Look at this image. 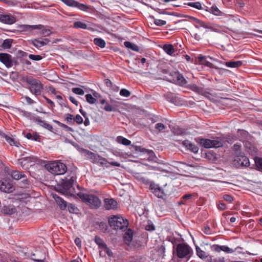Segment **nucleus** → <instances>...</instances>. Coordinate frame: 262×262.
<instances>
[{"mask_svg":"<svg viewBox=\"0 0 262 262\" xmlns=\"http://www.w3.org/2000/svg\"><path fill=\"white\" fill-rule=\"evenodd\" d=\"M170 241V240H169ZM176 239L173 238L171 242L173 244V254L179 259H184L188 261L193 254V250L187 243H182L175 245Z\"/></svg>","mask_w":262,"mask_h":262,"instance_id":"nucleus-1","label":"nucleus"},{"mask_svg":"<svg viewBox=\"0 0 262 262\" xmlns=\"http://www.w3.org/2000/svg\"><path fill=\"white\" fill-rule=\"evenodd\" d=\"M77 195L83 202L89 205L91 208L98 209L101 206V202L96 195L81 192H78Z\"/></svg>","mask_w":262,"mask_h":262,"instance_id":"nucleus-2","label":"nucleus"},{"mask_svg":"<svg viewBox=\"0 0 262 262\" xmlns=\"http://www.w3.org/2000/svg\"><path fill=\"white\" fill-rule=\"evenodd\" d=\"M25 81L29 85L28 89L32 94L37 96L41 94L43 85L39 80L29 76L26 77Z\"/></svg>","mask_w":262,"mask_h":262,"instance_id":"nucleus-3","label":"nucleus"},{"mask_svg":"<svg viewBox=\"0 0 262 262\" xmlns=\"http://www.w3.org/2000/svg\"><path fill=\"white\" fill-rule=\"evenodd\" d=\"M76 176L72 173L70 176L65 178L62 183V187L64 192L71 195H74L75 190L73 186L76 182Z\"/></svg>","mask_w":262,"mask_h":262,"instance_id":"nucleus-4","label":"nucleus"},{"mask_svg":"<svg viewBox=\"0 0 262 262\" xmlns=\"http://www.w3.org/2000/svg\"><path fill=\"white\" fill-rule=\"evenodd\" d=\"M45 167L50 172L54 175L63 174L67 170L64 164L57 161L50 162L46 164Z\"/></svg>","mask_w":262,"mask_h":262,"instance_id":"nucleus-5","label":"nucleus"},{"mask_svg":"<svg viewBox=\"0 0 262 262\" xmlns=\"http://www.w3.org/2000/svg\"><path fill=\"white\" fill-rule=\"evenodd\" d=\"M120 104V102L112 99L110 100V103H108L104 99L102 98L97 100V107L106 112L116 111Z\"/></svg>","mask_w":262,"mask_h":262,"instance_id":"nucleus-6","label":"nucleus"},{"mask_svg":"<svg viewBox=\"0 0 262 262\" xmlns=\"http://www.w3.org/2000/svg\"><path fill=\"white\" fill-rule=\"evenodd\" d=\"M110 226L115 230L123 229L126 228L128 225L127 220H125L122 217L113 216L108 220Z\"/></svg>","mask_w":262,"mask_h":262,"instance_id":"nucleus-7","label":"nucleus"},{"mask_svg":"<svg viewBox=\"0 0 262 262\" xmlns=\"http://www.w3.org/2000/svg\"><path fill=\"white\" fill-rule=\"evenodd\" d=\"M64 4L69 7L77 8L83 11H92L93 8L88 5L79 3L75 0H61Z\"/></svg>","mask_w":262,"mask_h":262,"instance_id":"nucleus-8","label":"nucleus"},{"mask_svg":"<svg viewBox=\"0 0 262 262\" xmlns=\"http://www.w3.org/2000/svg\"><path fill=\"white\" fill-rule=\"evenodd\" d=\"M169 75L172 77L171 81L180 86H184L187 83L182 74L178 71L172 72Z\"/></svg>","mask_w":262,"mask_h":262,"instance_id":"nucleus-9","label":"nucleus"},{"mask_svg":"<svg viewBox=\"0 0 262 262\" xmlns=\"http://www.w3.org/2000/svg\"><path fill=\"white\" fill-rule=\"evenodd\" d=\"M233 164L237 167H248L250 166L249 159L245 156L239 155L235 157Z\"/></svg>","mask_w":262,"mask_h":262,"instance_id":"nucleus-10","label":"nucleus"},{"mask_svg":"<svg viewBox=\"0 0 262 262\" xmlns=\"http://www.w3.org/2000/svg\"><path fill=\"white\" fill-rule=\"evenodd\" d=\"M0 61L7 68L12 67L16 63L12 56L6 53H0Z\"/></svg>","mask_w":262,"mask_h":262,"instance_id":"nucleus-11","label":"nucleus"},{"mask_svg":"<svg viewBox=\"0 0 262 262\" xmlns=\"http://www.w3.org/2000/svg\"><path fill=\"white\" fill-rule=\"evenodd\" d=\"M14 188L12 182L8 179H3L0 181V190L6 193L12 192Z\"/></svg>","mask_w":262,"mask_h":262,"instance_id":"nucleus-12","label":"nucleus"},{"mask_svg":"<svg viewBox=\"0 0 262 262\" xmlns=\"http://www.w3.org/2000/svg\"><path fill=\"white\" fill-rule=\"evenodd\" d=\"M80 153L85 157L88 159L90 160L92 163H96L99 157V155L95 154L88 149L81 148L79 150Z\"/></svg>","mask_w":262,"mask_h":262,"instance_id":"nucleus-13","label":"nucleus"},{"mask_svg":"<svg viewBox=\"0 0 262 262\" xmlns=\"http://www.w3.org/2000/svg\"><path fill=\"white\" fill-rule=\"evenodd\" d=\"M28 117H30V120H32L33 122H35L36 123L39 124L41 126L43 127V128L50 130L52 131L53 129L52 126L47 123L43 120H42L40 117H36L34 116H28Z\"/></svg>","mask_w":262,"mask_h":262,"instance_id":"nucleus-14","label":"nucleus"},{"mask_svg":"<svg viewBox=\"0 0 262 262\" xmlns=\"http://www.w3.org/2000/svg\"><path fill=\"white\" fill-rule=\"evenodd\" d=\"M118 203L113 199H105L104 206L106 210H114L117 208Z\"/></svg>","mask_w":262,"mask_h":262,"instance_id":"nucleus-15","label":"nucleus"},{"mask_svg":"<svg viewBox=\"0 0 262 262\" xmlns=\"http://www.w3.org/2000/svg\"><path fill=\"white\" fill-rule=\"evenodd\" d=\"M27 29L29 30H32L34 29H39L41 30L40 32V34L44 36H49L51 34V31L49 29H42L43 28V26L41 25H32V26H28L27 27Z\"/></svg>","mask_w":262,"mask_h":262,"instance_id":"nucleus-16","label":"nucleus"},{"mask_svg":"<svg viewBox=\"0 0 262 262\" xmlns=\"http://www.w3.org/2000/svg\"><path fill=\"white\" fill-rule=\"evenodd\" d=\"M96 164H99L101 166H105L106 167H108L109 165L107 164H109L110 165L113 166H117L119 167L120 166V164L117 162H109L107 161L106 159L99 156L98 161L96 163Z\"/></svg>","mask_w":262,"mask_h":262,"instance_id":"nucleus-17","label":"nucleus"},{"mask_svg":"<svg viewBox=\"0 0 262 262\" xmlns=\"http://www.w3.org/2000/svg\"><path fill=\"white\" fill-rule=\"evenodd\" d=\"M150 189L152 193L159 198H162L164 195L163 191L157 185L154 183L150 184Z\"/></svg>","mask_w":262,"mask_h":262,"instance_id":"nucleus-18","label":"nucleus"},{"mask_svg":"<svg viewBox=\"0 0 262 262\" xmlns=\"http://www.w3.org/2000/svg\"><path fill=\"white\" fill-rule=\"evenodd\" d=\"M53 198L61 210H64L66 209L67 207V203L66 201L56 194H55L53 196Z\"/></svg>","mask_w":262,"mask_h":262,"instance_id":"nucleus-19","label":"nucleus"},{"mask_svg":"<svg viewBox=\"0 0 262 262\" xmlns=\"http://www.w3.org/2000/svg\"><path fill=\"white\" fill-rule=\"evenodd\" d=\"M214 250L216 252H219L221 251H223L227 253H232L235 251L226 246H219L218 245H214Z\"/></svg>","mask_w":262,"mask_h":262,"instance_id":"nucleus-20","label":"nucleus"},{"mask_svg":"<svg viewBox=\"0 0 262 262\" xmlns=\"http://www.w3.org/2000/svg\"><path fill=\"white\" fill-rule=\"evenodd\" d=\"M198 142L201 145L206 148H209L213 147V140L203 138H198Z\"/></svg>","mask_w":262,"mask_h":262,"instance_id":"nucleus-21","label":"nucleus"},{"mask_svg":"<svg viewBox=\"0 0 262 262\" xmlns=\"http://www.w3.org/2000/svg\"><path fill=\"white\" fill-rule=\"evenodd\" d=\"M2 211L4 214L11 215L16 212V208L12 205H5L3 206Z\"/></svg>","mask_w":262,"mask_h":262,"instance_id":"nucleus-22","label":"nucleus"},{"mask_svg":"<svg viewBox=\"0 0 262 262\" xmlns=\"http://www.w3.org/2000/svg\"><path fill=\"white\" fill-rule=\"evenodd\" d=\"M196 251L198 256L202 259H205L207 261H211L212 257L210 255H208L206 253L202 251L199 247L196 248Z\"/></svg>","mask_w":262,"mask_h":262,"instance_id":"nucleus-23","label":"nucleus"},{"mask_svg":"<svg viewBox=\"0 0 262 262\" xmlns=\"http://www.w3.org/2000/svg\"><path fill=\"white\" fill-rule=\"evenodd\" d=\"M199 60L202 64L208 67L209 68L212 67V58L208 56H201L199 57Z\"/></svg>","mask_w":262,"mask_h":262,"instance_id":"nucleus-24","label":"nucleus"},{"mask_svg":"<svg viewBox=\"0 0 262 262\" xmlns=\"http://www.w3.org/2000/svg\"><path fill=\"white\" fill-rule=\"evenodd\" d=\"M0 20L2 22L7 24H12L15 21V19L13 16L8 15H1Z\"/></svg>","mask_w":262,"mask_h":262,"instance_id":"nucleus-25","label":"nucleus"},{"mask_svg":"<svg viewBox=\"0 0 262 262\" xmlns=\"http://www.w3.org/2000/svg\"><path fill=\"white\" fill-rule=\"evenodd\" d=\"M25 172L24 171H20L19 170H12L10 172L11 177L15 180H21L22 177L24 176Z\"/></svg>","mask_w":262,"mask_h":262,"instance_id":"nucleus-26","label":"nucleus"},{"mask_svg":"<svg viewBox=\"0 0 262 262\" xmlns=\"http://www.w3.org/2000/svg\"><path fill=\"white\" fill-rule=\"evenodd\" d=\"M2 137L4 138L6 141L11 146L14 145L18 147L19 145H20V143L18 142L15 141L14 139L9 136L8 135L4 134L2 135Z\"/></svg>","mask_w":262,"mask_h":262,"instance_id":"nucleus-27","label":"nucleus"},{"mask_svg":"<svg viewBox=\"0 0 262 262\" xmlns=\"http://www.w3.org/2000/svg\"><path fill=\"white\" fill-rule=\"evenodd\" d=\"M249 136V133L245 130L244 129H238L237 136L239 138L240 141L244 142L247 139Z\"/></svg>","mask_w":262,"mask_h":262,"instance_id":"nucleus-28","label":"nucleus"},{"mask_svg":"<svg viewBox=\"0 0 262 262\" xmlns=\"http://www.w3.org/2000/svg\"><path fill=\"white\" fill-rule=\"evenodd\" d=\"M66 120L69 122H72L73 120L78 124H81L83 121V118L81 116H69V117H67Z\"/></svg>","mask_w":262,"mask_h":262,"instance_id":"nucleus-29","label":"nucleus"},{"mask_svg":"<svg viewBox=\"0 0 262 262\" xmlns=\"http://www.w3.org/2000/svg\"><path fill=\"white\" fill-rule=\"evenodd\" d=\"M226 140L222 137L214 138V148L222 147L225 143Z\"/></svg>","mask_w":262,"mask_h":262,"instance_id":"nucleus-30","label":"nucleus"},{"mask_svg":"<svg viewBox=\"0 0 262 262\" xmlns=\"http://www.w3.org/2000/svg\"><path fill=\"white\" fill-rule=\"evenodd\" d=\"M163 50L168 55H172L176 51L174 47L171 44L165 45L163 47Z\"/></svg>","mask_w":262,"mask_h":262,"instance_id":"nucleus-31","label":"nucleus"},{"mask_svg":"<svg viewBox=\"0 0 262 262\" xmlns=\"http://www.w3.org/2000/svg\"><path fill=\"white\" fill-rule=\"evenodd\" d=\"M183 144L185 145L189 150L194 153H196L199 150V148L197 146L192 143H188L187 141H184Z\"/></svg>","mask_w":262,"mask_h":262,"instance_id":"nucleus-32","label":"nucleus"},{"mask_svg":"<svg viewBox=\"0 0 262 262\" xmlns=\"http://www.w3.org/2000/svg\"><path fill=\"white\" fill-rule=\"evenodd\" d=\"M21 180V181L20 182V187L22 188L29 187L30 185V181L25 174L22 177Z\"/></svg>","mask_w":262,"mask_h":262,"instance_id":"nucleus-33","label":"nucleus"},{"mask_svg":"<svg viewBox=\"0 0 262 262\" xmlns=\"http://www.w3.org/2000/svg\"><path fill=\"white\" fill-rule=\"evenodd\" d=\"M13 42V39L10 38L4 40L1 47L4 49H9L11 48Z\"/></svg>","mask_w":262,"mask_h":262,"instance_id":"nucleus-34","label":"nucleus"},{"mask_svg":"<svg viewBox=\"0 0 262 262\" xmlns=\"http://www.w3.org/2000/svg\"><path fill=\"white\" fill-rule=\"evenodd\" d=\"M95 242L99 246V248L102 249L107 248V245L104 242L103 240L99 236H95Z\"/></svg>","mask_w":262,"mask_h":262,"instance_id":"nucleus-35","label":"nucleus"},{"mask_svg":"<svg viewBox=\"0 0 262 262\" xmlns=\"http://www.w3.org/2000/svg\"><path fill=\"white\" fill-rule=\"evenodd\" d=\"M225 64L229 68H238L242 65V62L241 61H231L226 62Z\"/></svg>","mask_w":262,"mask_h":262,"instance_id":"nucleus-36","label":"nucleus"},{"mask_svg":"<svg viewBox=\"0 0 262 262\" xmlns=\"http://www.w3.org/2000/svg\"><path fill=\"white\" fill-rule=\"evenodd\" d=\"M116 141L119 143L122 144L124 145H129L131 144L130 141L120 136H118L117 137Z\"/></svg>","mask_w":262,"mask_h":262,"instance_id":"nucleus-37","label":"nucleus"},{"mask_svg":"<svg viewBox=\"0 0 262 262\" xmlns=\"http://www.w3.org/2000/svg\"><path fill=\"white\" fill-rule=\"evenodd\" d=\"M124 46L129 49H130L133 51L138 52L139 51V47L135 43H132L129 41L124 42Z\"/></svg>","mask_w":262,"mask_h":262,"instance_id":"nucleus-38","label":"nucleus"},{"mask_svg":"<svg viewBox=\"0 0 262 262\" xmlns=\"http://www.w3.org/2000/svg\"><path fill=\"white\" fill-rule=\"evenodd\" d=\"M93 41L95 45L101 48H104L106 45L105 41L100 38H95Z\"/></svg>","mask_w":262,"mask_h":262,"instance_id":"nucleus-39","label":"nucleus"},{"mask_svg":"<svg viewBox=\"0 0 262 262\" xmlns=\"http://www.w3.org/2000/svg\"><path fill=\"white\" fill-rule=\"evenodd\" d=\"M188 88L198 93H202L203 92L202 88L197 86L195 84H191L189 85L188 86Z\"/></svg>","mask_w":262,"mask_h":262,"instance_id":"nucleus-40","label":"nucleus"},{"mask_svg":"<svg viewBox=\"0 0 262 262\" xmlns=\"http://www.w3.org/2000/svg\"><path fill=\"white\" fill-rule=\"evenodd\" d=\"M214 15L220 16L219 19L225 18L226 17V14L220 10L216 7H214Z\"/></svg>","mask_w":262,"mask_h":262,"instance_id":"nucleus-41","label":"nucleus"},{"mask_svg":"<svg viewBox=\"0 0 262 262\" xmlns=\"http://www.w3.org/2000/svg\"><path fill=\"white\" fill-rule=\"evenodd\" d=\"M33 158L31 157H25L21 158L18 160V162L22 167L23 168L25 169V165L26 163L27 162H29L31 161V159H32Z\"/></svg>","mask_w":262,"mask_h":262,"instance_id":"nucleus-42","label":"nucleus"},{"mask_svg":"<svg viewBox=\"0 0 262 262\" xmlns=\"http://www.w3.org/2000/svg\"><path fill=\"white\" fill-rule=\"evenodd\" d=\"M32 43L37 48H39L44 46L43 42L41 40V38L35 39L32 40Z\"/></svg>","mask_w":262,"mask_h":262,"instance_id":"nucleus-43","label":"nucleus"},{"mask_svg":"<svg viewBox=\"0 0 262 262\" xmlns=\"http://www.w3.org/2000/svg\"><path fill=\"white\" fill-rule=\"evenodd\" d=\"M73 27L75 28H80L82 29H86L87 28V25L83 22L77 21L73 24Z\"/></svg>","mask_w":262,"mask_h":262,"instance_id":"nucleus-44","label":"nucleus"},{"mask_svg":"<svg viewBox=\"0 0 262 262\" xmlns=\"http://www.w3.org/2000/svg\"><path fill=\"white\" fill-rule=\"evenodd\" d=\"M68 211L71 213H77L78 211V209L73 204H69L68 205H67V207Z\"/></svg>","mask_w":262,"mask_h":262,"instance_id":"nucleus-45","label":"nucleus"},{"mask_svg":"<svg viewBox=\"0 0 262 262\" xmlns=\"http://www.w3.org/2000/svg\"><path fill=\"white\" fill-rule=\"evenodd\" d=\"M255 163L257 168L262 171V158H255Z\"/></svg>","mask_w":262,"mask_h":262,"instance_id":"nucleus-46","label":"nucleus"},{"mask_svg":"<svg viewBox=\"0 0 262 262\" xmlns=\"http://www.w3.org/2000/svg\"><path fill=\"white\" fill-rule=\"evenodd\" d=\"M85 98L86 101L90 104H94L97 101V100L90 94H86L85 95Z\"/></svg>","mask_w":262,"mask_h":262,"instance_id":"nucleus-47","label":"nucleus"},{"mask_svg":"<svg viewBox=\"0 0 262 262\" xmlns=\"http://www.w3.org/2000/svg\"><path fill=\"white\" fill-rule=\"evenodd\" d=\"M187 5L193 8H195L198 10H201L202 9V5L200 2H195V3H188Z\"/></svg>","mask_w":262,"mask_h":262,"instance_id":"nucleus-48","label":"nucleus"},{"mask_svg":"<svg viewBox=\"0 0 262 262\" xmlns=\"http://www.w3.org/2000/svg\"><path fill=\"white\" fill-rule=\"evenodd\" d=\"M165 251V247L163 245L159 246L157 249V252L160 256L163 257Z\"/></svg>","mask_w":262,"mask_h":262,"instance_id":"nucleus-49","label":"nucleus"},{"mask_svg":"<svg viewBox=\"0 0 262 262\" xmlns=\"http://www.w3.org/2000/svg\"><path fill=\"white\" fill-rule=\"evenodd\" d=\"M120 95L122 96L128 97L130 95V93L126 89H122L120 90Z\"/></svg>","mask_w":262,"mask_h":262,"instance_id":"nucleus-50","label":"nucleus"},{"mask_svg":"<svg viewBox=\"0 0 262 262\" xmlns=\"http://www.w3.org/2000/svg\"><path fill=\"white\" fill-rule=\"evenodd\" d=\"M72 92L76 94H78V95H82L84 93V91L79 88H73Z\"/></svg>","mask_w":262,"mask_h":262,"instance_id":"nucleus-51","label":"nucleus"},{"mask_svg":"<svg viewBox=\"0 0 262 262\" xmlns=\"http://www.w3.org/2000/svg\"><path fill=\"white\" fill-rule=\"evenodd\" d=\"M29 58L33 60H40L42 59V57L39 55H33L30 54L29 55Z\"/></svg>","mask_w":262,"mask_h":262,"instance_id":"nucleus-52","label":"nucleus"},{"mask_svg":"<svg viewBox=\"0 0 262 262\" xmlns=\"http://www.w3.org/2000/svg\"><path fill=\"white\" fill-rule=\"evenodd\" d=\"M154 24L158 26H162L166 24V21L159 19H155Z\"/></svg>","mask_w":262,"mask_h":262,"instance_id":"nucleus-53","label":"nucleus"},{"mask_svg":"<svg viewBox=\"0 0 262 262\" xmlns=\"http://www.w3.org/2000/svg\"><path fill=\"white\" fill-rule=\"evenodd\" d=\"M155 128L159 132H162L166 128V127L163 123H158L156 124Z\"/></svg>","mask_w":262,"mask_h":262,"instance_id":"nucleus-54","label":"nucleus"},{"mask_svg":"<svg viewBox=\"0 0 262 262\" xmlns=\"http://www.w3.org/2000/svg\"><path fill=\"white\" fill-rule=\"evenodd\" d=\"M223 198L225 201L229 203L232 202L233 200V197L229 194H224L223 196Z\"/></svg>","mask_w":262,"mask_h":262,"instance_id":"nucleus-55","label":"nucleus"},{"mask_svg":"<svg viewBox=\"0 0 262 262\" xmlns=\"http://www.w3.org/2000/svg\"><path fill=\"white\" fill-rule=\"evenodd\" d=\"M40 135L37 133H34L32 134V140L35 141H40Z\"/></svg>","mask_w":262,"mask_h":262,"instance_id":"nucleus-56","label":"nucleus"},{"mask_svg":"<svg viewBox=\"0 0 262 262\" xmlns=\"http://www.w3.org/2000/svg\"><path fill=\"white\" fill-rule=\"evenodd\" d=\"M217 207L220 210H225L226 208L225 204L221 202H220L219 204H217Z\"/></svg>","mask_w":262,"mask_h":262,"instance_id":"nucleus-57","label":"nucleus"},{"mask_svg":"<svg viewBox=\"0 0 262 262\" xmlns=\"http://www.w3.org/2000/svg\"><path fill=\"white\" fill-rule=\"evenodd\" d=\"M43 98H45V99L46 100L47 103L48 104L49 107L52 108L53 107V106H54V102L52 100H51L50 99H49V98L46 97V96H43Z\"/></svg>","mask_w":262,"mask_h":262,"instance_id":"nucleus-58","label":"nucleus"},{"mask_svg":"<svg viewBox=\"0 0 262 262\" xmlns=\"http://www.w3.org/2000/svg\"><path fill=\"white\" fill-rule=\"evenodd\" d=\"M23 99L26 101V102L28 104H32L35 102L34 100H33L31 98H30L29 97L27 96L24 97Z\"/></svg>","mask_w":262,"mask_h":262,"instance_id":"nucleus-59","label":"nucleus"},{"mask_svg":"<svg viewBox=\"0 0 262 262\" xmlns=\"http://www.w3.org/2000/svg\"><path fill=\"white\" fill-rule=\"evenodd\" d=\"M5 3L7 4L9 6L15 5L16 4V2L15 1H13L12 0H1Z\"/></svg>","mask_w":262,"mask_h":262,"instance_id":"nucleus-60","label":"nucleus"},{"mask_svg":"<svg viewBox=\"0 0 262 262\" xmlns=\"http://www.w3.org/2000/svg\"><path fill=\"white\" fill-rule=\"evenodd\" d=\"M133 236L132 234L129 233H125V235L124 236V239L126 241H127L128 242H131L132 240Z\"/></svg>","mask_w":262,"mask_h":262,"instance_id":"nucleus-61","label":"nucleus"},{"mask_svg":"<svg viewBox=\"0 0 262 262\" xmlns=\"http://www.w3.org/2000/svg\"><path fill=\"white\" fill-rule=\"evenodd\" d=\"M192 196L193 195L191 194H186L182 196V201H186L187 200H190L192 198Z\"/></svg>","mask_w":262,"mask_h":262,"instance_id":"nucleus-62","label":"nucleus"},{"mask_svg":"<svg viewBox=\"0 0 262 262\" xmlns=\"http://www.w3.org/2000/svg\"><path fill=\"white\" fill-rule=\"evenodd\" d=\"M155 226H154L153 224L148 225H146L145 227V229L147 231H154L155 230Z\"/></svg>","mask_w":262,"mask_h":262,"instance_id":"nucleus-63","label":"nucleus"},{"mask_svg":"<svg viewBox=\"0 0 262 262\" xmlns=\"http://www.w3.org/2000/svg\"><path fill=\"white\" fill-rule=\"evenodd\" d=\"M104 81H105V85L107 87L112 88L113 86V83L112 82V81L110 79H105Z\"/></svg>","mask_w":262,"mask_h":262,"instance_id":"nucleus-64","label":"nucleus"}]
</instances>
